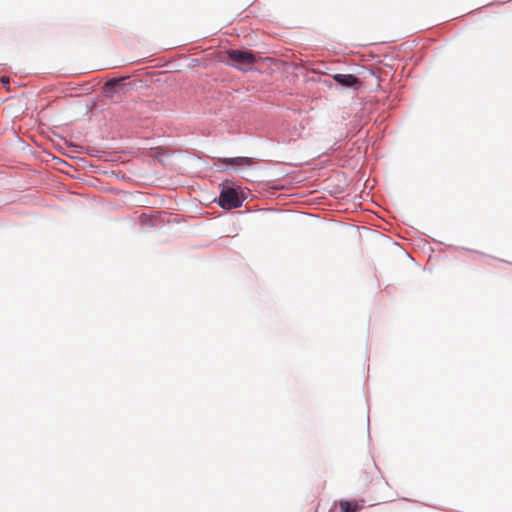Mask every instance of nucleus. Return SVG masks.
I'll return each instance as SVG.
<instances>
[{"instance_id":"f257e3e1","label":"nucleus","mask_w":512,"mask_h":512,"mask_svg":"<svg viewBox=\"0 0 512 512\" xmlns=\"http://www.w3.org/2000/svg\"><path fill=\"white\" fill-rule=\"evenodd\" d=\"M227 56L229 64L239 70H246L256 62L255 55L250 51L229 50Z\"/></svg>"},{"instance_id":"f03ea898","label":"nucleus","mask_w":512,"mask_h":512,"mask_svg":"<svg viewBox=\"0 0 512 512\" xmlns=\"http://www.w3.org/2000/svg\"><path fill=\"white\" fill-rule=\"evenodd\" d=\"M219 205L227 210L238 208L242 205V200L234 188H224L219 196Z\"/></svg>"},{"instance_id":"7ed1b4c3","label":"nucleus","mask_w":512,"mask_h":512,"mask_svg":"<svg viewBox=\"0 0 512 512\" xmlns=\"http://www.w3.org/2000/svg\"><path fill=\"white\" fill-rule=\"evenodd\" d=\"M333 79L344 87H352L360 83L359 79L352 74H335Z\"/></svg>"},{"instance_id":"20e7f679","label":"nucleus","mask_w":512,"mask_h":512,"mask_svg":"<svg viewBox=\"0 0 512 512\" xmlns=\"http://www.w3.org/2000/svg\"><path fill=\"white\" fill-rule=\"evenodd\" d=\"M122 79H111L103 86V94L108 98H114L117 88L121 85Z\"/></svg>"},{"instance_id":"39448f33","label":"nucleus","mask_w":512,"mask_h":512,"mask_svg":"<svg viewBox=\"0 0 512 512\" xmlns=\"http://www.w3.org/2000/svg\"><path fill=\"white\" fill-rule=\"evenodd\" d=\"M222 163L234 166H251L254 161L249 157L224 158L220 160Z\"/></svg>"},{"instance_id":"423d86ee","label":"nucleus","mask_w":512,"mask_h":512,"mask_svg":"<svg viewBox=\"0 0 512 512\" xmlns=\"http://www.w3.org/2000/svg\"><path fill=\"white\" fill-rule=\"evenodd\" d=\"M342 512H357L361 506L356 501L342 500L339 503Z\"/></svg>"},{"instance_id":"0eeeda50","label":"nucleus","mask_w":512,"mask_h":512,"mask_svg":"<svg viewBox=\"0 0 512 512\" xmlns=\"http://www.w3.org/2000/svg\"><path fill=\"white\" fill-rule=\"evenodd\" d=\"M1 83L3 85H8L9 84V78L6 77V76H3L1 79H0Z\"/></svg>"}]
</instances>
